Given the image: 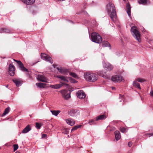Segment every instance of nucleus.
I'll return each mask as SVG.
<instances>
[{"mask_svg":"<svg viewBox=\"0 0 153 153\" xmlns=\"http://www.w3.org/2000/svg\"><path fill=\"white\" fill-rule=\"evenodd\" d=\"M107 10L108 13H110V17L111 20L113 22L115 21L117 15L114 4L111 2H109L107 5Z\"/></svg>","mask_w":153,"mask_h":153,"instance_id":"obj_1","label":"nucleus"},{"mask_svg":"<svg viewBox=\"0 0 153 153\" xmlns=\"http://www.w3.org/2000/svg\"><path fill=\"white\" fill-rule=\"evenodd\" d=\"M98 75L96 74L91 73H86L85 74L84 77L87 81L94 82L98 79Z\"/></svg>","mask_w":153,"mask_h":153,"instance_id":"obj_2","label":"nucleus"},{"mask_svg":"<svg viewBox=\"0 0 153 153\" xmlns=\"http://www.w3.org/2000/svg\"><path fill=\"white\" fill-rule=\"evenodd\" d=\"M89 34V37L91 40L94 42L97 43H100L102 41V37L98 33L93 32L91 35Z\"/></svg>","mask_w":153,"mask_h":153,"instance_id":"obj_3","label":"nucleus"},{"mask_svg":"<svg viewBox=\"0 0 153 153\" xmlns=\"http://www.w3.org/2000/svg\"><path fill=\"white\" fill-rule=\"evenodd\" d=\"M131 31L134 37L139 42H140L141 41L140 34L137 30L136 27L134 26L132 27H131Z\"/></svg>","mask_w":153,"mask_h":153,"instance_id":"obj_4","label":"nucleus"},{"mask_svg":"<svg viewBox=\"0 0 153 153\" xmlns=\"http://www.w3.org/2000/svg\"><path fill=\"white\" fill-rule=\"evenodd\" d=\"M65 85L67 88H68V90H65L62 91L63 93L65 94L63 97L65 99H67L71 97V93L73 90L72 89L68 84H65Z\"/></svg>","mask_w":153,"mask_h":153,"instance_id":"obj_5","label":"nucleus"},{"mask_svg":"<svg viewBox=\"0 0 153 153\" xmlns=\"http://www.w3.org/2000/svg\"><path fill=\"white\" fill-rule=\"evenodd\" d=\"M68 114L73 117H76L79 115V112L76 109H69L68 112Z\"/></svg>","mask_w":153,"mask_h":153,"instance_id":"obj_6","label":"nucleus"},{"mask_svg":"<svg viewBox=\"0 0 153 153\" xmlns=\"http://www.w3.org/2000/svg\"><path fill=\"white\" fill-rule=\"evenodd\" d=\"M8 72L9 74L11 76H13L15 74V66L12 63L10 64L9 65Z\"/></svg>","mask_w":153,"mask_h":153,"instance_id":"obj_7","label":"nucleus"},{"mask_svg":"<svg viewBox=\"0 0 153 153\" xmlns=\"http://www.w3.org/2000/svg\"><path fill=\"white\" fill-rule=\"evenodd\" d=\"M41 58L43 60H45L47 61H48L51 63H53L52 61V59L49 56H48L46 54L41 53Z\"/></svg>","mask_w":153,"mask_h":153,"instance_id":"obj_8","label":"nucleus"},{"mask_svg":"<svg viewBox=\"0 0 153 153\" xmlns=\"http://www.w3.org/2000/svg\"><path fill=\"white\" fill-rule=\"evenodd\" d=\"M111 80L114 82H120L122 80V77L120 75H117L112 76Z\"/></svg>","mask_w":153,"mask_h":153,"instance_id":"obj_9","label":"nucleus"},{"mask_svg":"<svg viewBox=\"0 0 153 153\" xmlns=\"http://www.w3.org/2000/svg\"><path fill=\"white\" fill-rule=\"evenodd\" d=\"M76 95L78 98L81 99H84L86 97L85 93L82 91H78L76 93Z\"/></svg>","mask_w":153,"mask_h":153,"instance_id":"obj_10","label":"nucleus"},{"mask_svg":"<svg viewBox=\"0 0 153 153\" xmlns=\"http://www.w3.org/2000/svg\"><path fill=\"white\" fill-rule=\"evenodd\" d=\"M103 66L105 68L107 71H111L113 68V66L109 63H103Z\"/></svg>","mask_w":153,"mask_h":153,"instance_id":"obj_11","label":"nucleus"},{"mask_svg":"<svg viewBox=\"0 0 153 153\" xmlns=\"http://www.w3.org/2000/svg\"><path fill=\"white\" fill-rule=\"evenodd\" d=\"M12 81L17 87H19L22 85L21 80L19 79L15 78L13 79Z\"/></svg>","mask_w":153,"mask_h":153,"instance_id":"obj_12","label":"nucleus"},{"mask_svg":"<svg viewBox=\"0 0 153 153\" xmlns=\"http://www.w3.org/2000/svg\"><path fill=\"white\" fill-rule=\"evenodd\" d=\"M37 79L39 81L43 82H45L47 80L46 77L42 75H38Z\"/></svg>","mask_w":153,"mask_h":153,"instance_id":"obj_13","label":"nucleus"},{"mask_svg":"<svg viewBox=\"0 0 153 153\" xmlns=\"http://www.w3.org/2000/svg\"><path fill=\"white\" fill-rule=\"evenodd\" d=\"M65 84L64 83H62V84H56L54 85H51L50 87L53 88L54 89H58L62 87L63 85H65Z\"/></svg>","mask_w":153,"mask_h":153,"instance_id":"obj_14","label":"nucleus"},{"mask_svg":"<svg viewBox=\"0 0 153 153\" xmlns=\"http://www.w3.org/2000/svg\"><path fill=\"white\" fill-rule=\"evenodd\" d=\"M97 74L102 76L105 78H108V75H106V73L103 71H100L97 73Z\"/></svg>","mask_w":153,"mask_h":153,"instance_id":"obj_15","label":"nucleus"},{"mask_svg":"<svg viewBox=\"0 0 153 153\" xmlns=\"http://www.w3.org/2000/svg\"><path fill=\"white\" fill-rule=\"evenodd\" d=\"M106 118V116L105 114L100 115L96 117V120L98 121L99 120H103Z\"/></svg>","mask_w":153,"mask_h":153,"instance_id":"obj_16","label":"nucleus"},{"mask_svg":"<svg viewBox=\"0 0 153 153\" xmlns=\"http://www.w3.org/2000/svg\"><path fill=\"white\" fill-rule=\"evenodd\" d=\"M22 1L27 5L33 4L34 3L36 0H22Z\"/></svg>","mask_w":153,"mask_h":153,"instance_id":"obj_17","label":"nucleus"},{"mask_svg":"<svg viewBox=\"0 0 153 153\" xmlns=\"http://www.w3.org/2000/svg\"><path fill=\"white\" fill-rule=\"evenodd\" d=\"M31 127L29 125L27 126L22 131V132L23 133H26L31 130Z\"/></svg>","mask_w":153,"mask_h":153,"instance_id":"obj_18","label":"nucleus"},{"mask_svg":"<svg viewBox=\"0 0 153 153\" xmlns=\"http://www.w3.org/2000/svg\"><path fill=\"white\" fill-rule=\"evenodd\" d=\"M57 70L59 71L60 73L63 74H67L68 73V70H64L61 68L57 67Z\"/></svg>","mask_w":153,"mask_h":153,"instance_id":"obj_19","label":"nucleus"},{"mask_svg":"<svg viewBox=\"0 0 153 153\" xmlns=\"http://www.w3.org/2000/svg\"><path fill=\"white\" fill-rule=\"evenodd\" d=\"M126 10L127 13L129 17L131 16V6L129 3H127L126 4Z\"/></svg>","mask_w":153,"mask_h":153,"instance_id":"obj_20","label":"nucleus"},{"mask_svg":"<svg viewBox=\"0 0 153 153\" xmlns=\"http://www.w3.org/2000/svg\"><path fill=\"white\" fill-rule=\"evenodd\" d=\"M115 137L117 141L119 140L121 136L120 133L118 131H116L114 132Z\"/></svg>","mask_w":153,"mask_h":153,"instance_id":"obj_21","label":"nucleus"},{"mask_svg":"<svg viewBox=\"0 0 153 153\" xmlns=\"http://www.w3.org/2000/svg\"><path fill=\"white\" fill-rule=\"evenodd\" d=\"M67 123L71 126H73L75 124V121L72 119L69 118L66 120Z\"/></svg>","mask_w":153,"mask_h":153,"instance_id":"obj_22","label":"nucleus"},{"mask_svg":"<svg viewBox=\"0 0 153 153\" xmlns=\"http://www.w3.org/2000/svg\"><path fill=\"white\" fill-rule=\"evenodd\" d=\"M138 2L140 4L146 5L149 4V0H138Z\"/></svg>","mask_w":153,"mask_h":153,"instance_id":"obj_23","label":"nucleus"},{"mask_svg":"<svg viewBox=\"0 0 153 153\" xmlns=\"http://www.w3.org/2000/svg\"><path fill=\"white\" fill-rule=\"evenodd\" d=\"M11 32L10 30L6 28H0V33H10Z\"/></svg>","mask_w":153,"mask_h":153,"instance_id":"obj_24","label":"nucleus"},{"mask_svg":"<svg viewBox=\"0 0 153 153\" xmlns=\"http://www.w3.org/2000/svg\"><path fill=\"white\" fill-rule=\"evenodd\" d=\"M102 45L104 47H108L110 49L111 48V46L108 42L107 41H103L102 42Z\"/></svg>","mask_w":153,"mask_h":153,"instance_id":"obj_25","label":"nucleus"},{"mask_svg":"<svg viewBox=\"0 0 153 153\" xmlns=\"http://www.w3.org/2000/svg\"><path fill=\"white\" fill-rule=\"evenodd\" d=\"M96 121H97L96 120V117H95L92 119L88 121V123L90 125H95L97 123L96 122Z\"/></svg>","mask_w":153,"mask_h":153,"instance_id":"obj_26","label":"nucleus"},{"mask_svg":"<svg viewBox=\"0 0 153 153\" xmlns=\"http://www.w3.org/2000/svg\"><path fill=\"white\" fill-rule=\"evenodd\" d=\"M133 85L134 86L140 89H141L140 84L137 82V81L136 79L133 82Z\"/></svg>","mask_w":153,"mask_h":153,"instance_id":"obj_27","label":"nucleus"},{"mask_svg":"<svg viewBox=\"0 0 153 153\" xmlns=\"http://www.w3.org/2000/svg\"><path fill=\"white\" fill-rule=\"evenodd\" d=\"M57 77L59 78L60 79L62 80L63 81L68 82V80L64 76H58Z\"/></svg>","mask_w":153,"mask_h":153,"instance_id":"obj_28","label":"nucleus"},{"mask_svg":"<svg viewBox=\"0 0 153 153\" xmlns=\"http://www.w3.org/2000/svg\"><path fill=\"white\" fill-rule=\"evenodd\" d=\"M20 69L23 71H28V70L24 67L23 63L19 65Z\"/></svg>","mask_w":153,"mask_h":153,"instance_id":"obj_29","label":"nucleus"},{"mask_svg":"<svg viewBox=\"0 0 153 153\" xmlns=\"http://www.w3.org/2000/svg\"><path fill=\"white\" fill-rule=\"evenodd\" d=\"M36 85L39 88H44L45 87L46 84L45 83H42L39 82L36 83Z\"/></svg>","mask_w":153,"mask_h":153,"instance_id":"obj_30","label":"nucleus"},{"mask_svg":"<svg viewBox=\"0 0 153 153\" xmlns=\"http://www.w3.org/2000/svg\"><path fill=\"white\" fill-rule=\"evenodd\" d=\"M10 110V108L8 107L5 109L4 112L2 114V116H4L7 114L9 111Z\"/></svg>","mask_w":153,"mask_h":153,"instance_id":"obj_31","label":"nucleus"},{"mask_svg":"<svg viewBox=\"0 0 153 153\" xmlns=\"http://www.w3.org/2000/svg\"><path fill=\"white\" fill-rule=\"evenodd\" d=\"M51 112L53 115L57 116L60 113V111H59L51 110Z\"/></svg>","mask_w":153,"mask_h":153,"instance_id":"obj_32","label":"nucleus"},{"mask_svg":"<svg viewBox=\"0 0 153 153\" xmlns=\"http://www.w3.org/2000/svg\"><path fill=\"white\" fill-rule=\"evenodd\" d=\"M69 130L68 128H65L62 130V133L65 134H68L69 133Z\"/></svg>","mask_w":153,"mask_h":153,"instance_id":"obj_33","label":"nucleus"},{"mask_svg":"<svg viewBox=\"0 0 153 153\" xmlns=\"http://www.w3.org/2000/svg\"><path fill=\"white\" fill-rule=\"evenodd\" d=\"M81 126V125H76L74 126L71 129V132H72L73 131L76 130L79 128H80Z\"/></svg>","mask_w":153,"mask_h":153,"instance_id":"obj_34","label":"nucleus"},{"mask_svg":"<svg viewBox=\"0 0 153 153\" xmlns=\"http://www.w3.org/2000/svg\"><path fill=\"white\" fill-rule=\"evenodd\" d=\"M41 126L42 125L41 123H36V127L37 129H40Z\"/></svg>","mask_w":153,"mask_h":153,"instance_id":"obj_35","label":"nucleus"},{"mask_svg":"<svg viewBox=\"0 0 153 153\" xmlns=\"http://www.w3.org/2000/svg\"><path fill=\"white\" fill-rule=\"evenodd\" d=\"M69 74L70 76L75 78L78 77L77 75L75 73L70 72L69 73Z\"/></svg>","mask_w":153,"mask_h":153,"instance_id":"obj_36","label":"nucleus"},{"mask_svg":"<svg viewBox=\"0 0 153 153\" xmlns=\"http://www.w3.org/2000/svg\"><path fill=\"white\" fill-rule=\"evenodd\" d=\"M136 80L137 82H143L145 81V80L144 79L141 78H137L136 79Z\"/></svg>","mask_w":153,"mask_h":153,"instance_id":"obj_37","label":"nucleus"},{"mask_svg":"<svg viewBox=\"0 0 153 153\" xmlns=\"http://www.w3.org/2000/svg\"><path fill=\"white\" fill-rule=\"evenodd\" d=\"M13 146L14 148V151L17 150L19 147L18 145L17 144H14Z\"/></svg>","mask_w":153,"mask_h":153,"instance_id":"obj_38","label":"nucleus"},{"mask_svg":"<svg viewBox=\"0 0 153 153\" xmlns=\"http://www.w3.org/2000/svg\"><path fill=\"white\" fill-rule=\"evenodd\" d=\"M69 80H70L71 82L72 83H75L76 82V80L75 79L72 78L71 77L69 78Z\"/></svg>","mask_w":153,"mask_h":153,"instance_id":"obj_39","label":"nucleus"},{"mask_svg":"<svg viewBox=\"0 0 153 153\" xmlns=\"http://www.w3.org/2000/svg\"><path fill=\"white\" fill-rule=\"evenodd\" d=\"M120 131L121 132L124 133L126 132V129L124 128H121Z\"/></svg>","mask_w":153,"mask_h":153,"instance_id":"obj_40","label":"nucleus"},{"mask_svg":"<svg viewBox=\"0 0 153 153\" xmlns=\"http://www.w3.org/2000/svg\"><path fill=\"white\" fill-rule=\"evenodd\" d=\"M47 137V135L46 134H43L42 135V138H46Z\"/></svg>","mask_w":153,"mask_h":153,"instance_id":"obj_41","label":"nucleus"},{"mask_svg":"<svg viewBox=\"0 0 153 153\" xmlns=\"http://www.w3.org/2000/svg\"><path fill=\"white\" fill-rule=\"evenodd\" d=\"M15 60L17 63L19 65H20L22 63L20 61H18V60Z\"/></svg>","mask_w":153,"mask_h":153,"instance_id":"obj_42","label":"nucleus"},{"mask_svg":"<svg viewBox=\"0 0 153 153\" xmlns=\"http://www.w3.org/2000/svg\"><path fill=\"white\" fill-rule=\"evenodd\" d=\"M145 134L146 135H150V136H153V133H146Z\"/></svg>","mask_w":153,"mask_h":153,"instance_id":"obj_43","label":"nucleus"},{"mask_svg":"<svg viewBox=\"0 0 153 153\" xmlns=\"http://www.w3.org/2000/svg\"><path fill=\"white\" fill-rule=\"evenodd\" d=\"M132 143L131 142H130L128 143V146L129 147H131L132 145Z\"/></svg>","mask_w":153,"mask_h":153,"instance_id":"obj_44","label":"nucleus"},{"mask_svg":"<svg viewBox=\"0 0 153 153\" xmlns=\"http://www.w3.org/2000/svg\"><path fill=\"white\" fill-rule=\"evenodd\" d=\"M82 12L85 15H88L89 16V15L88 14V13H87V12L83 10L82 11Z\"/></svg>","mask_w":153,"mask_h":153,"instance_id":"obj_45","label":"nucleus"},{"mask_svg":"<svg viewBox=\"0 0 153 153\" xmlns=\"http://www.w3.org/2000/svg\"><path fill=\"white\" fill-rule=\"evenodd\" d=\"M120 53L119 52H116L115 53L116 55L117 56H120Z\"/></svg>","mask_w":153,"mask_h":153,"instance_id":"obj_46","label":"nucleus"},{"mask_svg":"<svg viewBox=\"0 0 153 153\" xmlns=\"http://www.w3.org/2000/svg\"><path fill=\"white\" fill-rule=\"evenodd\" d=\"M150 94L153 97V91H151Z\"/></svg>","mask_w":153,"mask_h":153,"instance_id":"obj_47","label":"nucleus"},{"mask_svg":"<svg viewBox=\"0 0 153 153\" xmlns=\"http://www.w3.org/2000/svg\"><path fill=\"white\" fill-rule=\"evenodd\" d=\"M111 88L112 89V90H115L116 89V88L114 87H111Z\"/></svg>","mask_w":153,"mask_h":153,"instance_id":"obj_48","label":"nucleus"},{"mask_svg":"<svg viewBox=\"0 0 153 153\" xmlns=\"http://www.w3.org/2000/svg\"><path fill=\"white\" fill-rule=\"evenodd\" d=\"M95 21H93V22H92V24L93 25H94V24H95Z\"/></svg>","mask_w":153,"mask_h":153,"instance_id":"obj_49","label":"nucleus"},{"mask_svg":"<svg viewBox=\"0 0 153 153\" xmlns=\"http://www.w3.org/2000/svg\"><path fill=\"white\" fill-rule=\"evenodd\" d=\"M90 28V27L89 26H88V31H89V29Z\"/></svg>","mask_w":153,"mask_h":153,"instance_id":"obj_50","label":"nucleus"},{"mask_svg":"<svg viewBox=\"0 0 153 153\" xmlns=\"http://www.w3.org/2000/svg\"><path fill=\"white\" fill-rule=\"evenodd\" d=\"M120 97H123V96L122 95H121L120 94Z\"/></svg>","mask_w":153,"mask_h":153,"instance_id":"obj_51","label":"nucleus"},{"mask_svg":"<svg viewBox=\"0 0 153 153\" xmlns=\"http://www.w3.org/2000/svg\"><path fill=\"white\" fill-rule=\"evenodd\" d=\"M115 130V128H113V129H112V130L111 129L110 130V131H112V130Z\"/></svg>","mask_w":153,"mask_h":153,"instance_id":"obj_52","label":"nucleus"},{"mask_svg":"<svg viewBox=\"0 0 153 153\" xmlns=\"http://www.w3.org/2000/svg\"><path fill=\"white\" fill-rule=\"evenodd\" d=\"M69 22H71V23H73V22L72 21H69Z\"/></svg>","mask_w":153,"mask_h":153,"instance_id":"obj_53","label":"nucleus"},{"mask_svg":"<svg viewBox=\"0 0 153 153\" xmlns=\"http://www.w3.org/2000/svg\"><path fill=\"white\" fill-rule=\"evenodd\" d=\"M8 85H6V87L7 88H8Z\"/></svg>","mask_w":153,"mask_h":153,"instance_id":"obj_54","label":"nucleus"},{"mask_svg":"<svg viewBox=\"0 0 153 153\" xmlns=\"http://www.w3.org/2000/svg\"><path fill=\"white\" fill-rule=\"evenodd\" d=\"M39 62V61L37 62H35V64H36V63H37V62Z\"/></svg>","mask_w":153,"mask_h":153,"instance_id":"obj_55","label":"nucleus"},{"mask_svg":"<svg viewBox=\"0 0 153 153\" xmlns=\"http://www.w3.org/2000/svg\"><path fill=\"white\" fill-rule=\"evenodd\" d=\"M88 22H87V23H89V22H88V21H87Z\"/></svg>","mask_w":153,"mask_h":153,"instance_id":"obj_56","label":"nucleus"},{"mask_svg":"<svg viewBox=\"0 0 153 153\" xmlns=\"http://www.w3.org/2000/svg\"><path fill=\"white\" fill-rule=\"evenodd\" d=\"M120 102H121V100H120Z\"/></svg>","mask_w":153,"mask_h":153,"instance_id":"obj_57","label":"nucleus"},{"mask_svg":"<svg viewBox=\"0 0 153 153\" xmlns=\"http://www.w3.org/2000/svg\"><path fill=\"white\" fill-rule=\"evenodd\" d=\"M145 30H144V32H145Z\"/></svg>","mask_w":153,"mask_h":153,"instance_id":"obj_58","label":"nucleus"},{"mask_svg":"<svg viewBox=\"0 0 153 153\" xmlns=\"http://www.w3.org/2000/svg\"><path fill=\"white\" fill-rule=\"evenodd\" d=\"M0 149H1V148L0 147Z\"/></svg>","mask_w":153,"mask_h":153,"instance_id":"obj_59","label":"nucleus"}]
</instances>
